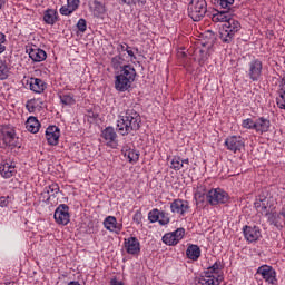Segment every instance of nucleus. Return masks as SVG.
<instances>
[{
    "instance_id": "nucleus-58",
    "label": "nucleus",
    "mask_w": 285,
    "mask_h": 285,
    "mask_svg": "<svg viewBox=\"0 0 285 285\" xmlns=\"http://www.w3.org/2000/svg\"><path fill=\"white\" fill-rule=\"evenodd\" d=\"M0 43H6V35L0 32Z\"/></svg>"
},
{
    "instance_id": "nucleus-20",
    "label": "nucleus",
    "mask_w": 285,
    "mask_h": 285,
    "mask_svg": "<svg viewBox=\"0 0 285 285\" xmlns=\"http://www.w3.org/2000/svg\"><path fill=\"white\" fill-rule=\"evenodd\" d=\"M118 75L129 79V81H135V79H137V70L132 65H124Z\"/></svg>"
},
{
    "instance_id": "nucleus-6",
    "label": "nucleus",
    "mask_w": 285,
    "mask_h": 285,
    "mask_svg": "<svg viewBox=\"0 0 285 285\" xmlns=\"http://www.w3.org/2000/svg\"><path fill=\"white\" fill-rule=\"evenodd\" d=\"M206 199L210 206H217V204H226L228 202V194L222 189H210L206 194Z\"/></svg>"
},
{
    "instance_id": "nucleus-21",
    "label": "nucleus",
    "mask_w": 285,
    "mask_h": 285,
    "mask_svg": "<svg viewBox=\"0 0 285 285\" xmlns=\"http://www.w3.org/2000/svg\"><path fill=\"white\" fill-rule=\"evenodd\" d=\"M104 226L107 230L111 233H120L121 232V224H117V218L115 216H108L104 220Z\"/></svg>"
},
{
    "instance_id": "nucleus-40",
    "label": "nucleus",
    "mask_w": 285,
    "mask_h": 285,
    "mask_svg": "<svg viewBox=\"0 0 285 285\" xmlns=\"http://www.w3.org/2000/svg\"><path fill=\"white\" fill-rule=\"evenodd\" d=\"M235 3V0H218L217 4L220 6L222 10H233L230 6Z\"/></svg>"
},
{
    "instance_id": "nucleus-42",
    "label": "nucleus",
    "mask_w": 285,
    "mask_h": 285,
    "mask_svg": "<svg viewBox=\"0 0 285 285\" xmlns=\"http://www.w3.org/2000/svg\"><path fill=\"white\" fill-rule=\"evenodd\" d=\"M52 195H50V189L46 188L43 189V191L40 194V199H42V202H45V204H50V199H52Z\"/></svg>"
},
{
    "instance_id": "nucleus-3",
    "label": "nucleus",
    "mask_w": 285,
    "mask_h": 285,
    "mask_svg": "<svg viewBox=\"0 0 285 285\" xmlns=\"http://www.w3.org/2000/svg\"><path fill=\"white\" fill-rule=\"evenodd\" d=\"M208 12L206 0H191L188 4V14L193 21H202Z\"/></svg>"
},
{
    "instance_id": "nucleus-56",
    "label": "nucleus",
    "mask_w": 285,
    "mask_h": 285,
    "mask_svg": "<svg viewBox=\"0 0 285 285\" xmlns=\"http://www.w3.org/2000/svg\"><path fill=\"white\" fill-rule=\"evenodd\" d=\"M110 285H124V283L117 281L116 278L111 279Z\"/></svg>"
},
{
    "instance_id": "nucleus-45",
    "label": "nucleus",
    "mask_w": 285,
    "mask_h": 285,
    "mask_svg": "<svg viewBox=\"0 0 285 285\" xmlns=\"http://www.w3.org/2000/svg\"><path fill=\"white\" fill-rule=\"evenodd\" d=\"M243 128H247V130H255V121L250 118L243 120Z\"/></svg>"
},
{
    "instance_id": "nucleus-57",
    "label": "nucleus",
    "mask_w": 285,
    "mask_h": 285,
    "mask_svg": "<svg viewBox=\"0 0 285 285\" xmlns=\"http://www.w3.org/2000/svg\"><path fill=\"white\" fill-rule=\"evenodd\" d=\"M134 0H121L125 6H132Z\"/></svg>"
},
{
    "instance_id": "nucleus-44",
    "label": "nucleus",
    "mask_w": 285,
    "mask_h": 285,
    "mask_svg": "<svg viewBox=\"0 0 285 285\" xmlns=\"http://www.w3.org/2000/svg\"><path fill=\"white\" fill-rule=\"evenodd\" d=\"M198 52H199L198 61L202 66L203 63H206V61H208V51H206L204 49H199Z\"/></svg>"
},
{
    "instance_id": "nucleus-16",
    "label": "nucleus",
    "mask_w": 285,
    "mask_h": 285,
    "mask_svg": "<svg viewBox=\"0 0 285 285\" xmlns=\"http://www.w3.org/2000/svg\"><path fill=\"white\" fill-rule=\"evenodd\" d=\"M134 80L126 78L124 76H116L115 88L118 92H126L129 88H132Z\"/></svg>"
},
{
    "instance_id": "nucleus-8",
    "label": "nucleus",
    "mask_w": 285,
    "mask_h": 285,
    "mask_svg": "<svg viewBox=\"0 0 285 285\" xmlns=\"http://www.w3.org/2000/svg\"><path fill=\"white\" fill-rule=\"evenodd\" d=\"M101 137L105 140L106 146L109 148H117L119 146V141L117 140V131H115L114 127H107L101 131Z\"/></svg>"
},
{
    "instance_id": "nucleus-31",
    "label": "nucleus",
    "mask_w": 285,
    "mask_h": 285,
    "mask_svg": "<svg viewBox=\"0 0 285 285\" xmlns=\"http://www.w3.org/2000/svg\"><path fill=\"white\" fill-rule=\"evenodd\" d=\"M267 217V222L271 224V226H279V222L277 218L279 217V214L277 212H268V215H265Z\"/></svg>"
},
{
    "instance_id": "nucleus-51",
    "label": "nucleus",
    "mask_w": 285,
    "mask_h": 285,
    "mask_svg": "<svg viewBox=\"0 0 285 285\" xmlns=\"http://www.w3.org/2000/svg\"><path fill=\"white\" fill-rule=\"evenodd\" d=\"M195 199L196 202H204V199H206V196L198 191L195 194Z\"/></svg>"
},
{
    "instance_id": "nucleus-30",
    "label": "nucleus",
    "mask_w": 285,
    "mask_h": 285,
    "mask_svg": "<svg viewBox=\"0 0 285 285\" xmlns=\"http://www.w3.org/2000/svg\"><path fill=\"white\" fill-rule=\"evenodd\" d=\"M94 12L96 17L106 14V4L99 0H94Z\"/></svg>"
},
{
    "instance_id": "nucleus-23",
    "label": "nucleus",
    "mask_w": 285,
    "mask_h": 285,
    "mask_svg": "<svg viewBox=\"0 0 285 285\" xmlns=\"http://www.w3.org/2000/svg\"><path fill=\"white\" fill-rule=\"evenodd\" d=\"M121 154L128 158L129 164H137L139 161V151L130 147H124Z\"/></svg>"
},
{
    "instance_id": "nucleus-18",
    "label": "nucleus",
    "mask_w": 285,
    "mask_h": 285,
    "mask_svg": "<svg viewBox=\"0 0 285 285\" xmlns=\"http://www.w3.org/2000/svg\"><path fill=\"white\" fill-rule=\"evenodd\" d=\"M255 132L258 135H264V132H268L271 130V120L268 118L259 117L255 120Z\"/></svg>"
},
{
    "instance_id": "nucleus-27",
    "label": "nucleus",
    "mask_w": 285,
    "mask_h": 285,
    "mask_svg": "<svg viewBox=\"0 0 285 285\" xmlns=\"http://www.w3.org/2000/svg\"><path fill=\"white\" fill-rule=\"evenodd\" d=\"M222 278L219 276L216 278L214 275L205 274V277L199 278L198 284L202 285H219Z\"/></svg>"
},
{
    "instance_id": "nucleus-35",
    "label": "nucleus",
    "mask_w": 285,
    "mask_h": 285,
    "mask_svg": "<svg viewBox=\"0 0 285 285\" xmlns=\"http://www.w3.org/2000/svg\"><path fill=\"white\" fill-rule=\"evenodd\" d=\"M171 166L170 168H173V170H181L184 168V163H181V157L179 156H175L171 159Z\"/></svg>"
},
{
    "instance_id": "nucleus-11",
    "label": "nucleus",
    "mask_w": 285,
    "mask_h": 285,
    "mask_svg": "<svg viewBox=\"0 0 285 285\" xmlns=\"http://www.w3.org/2000/svg\"><path fill=\"white\" fill-rule=\"evenodd\" d=\"M244 237L247 242L253 244V242H259L262 237V230L257 226H244L243 227Z\"/></svg>"
},
{
    "instance_id": "nucleus-41",
    "label": "nucleus",
    "mask_w": 285,
    "mask_h": 285,
    "mask_svg": "<svg viewBox=\"0 0 285 285\" xmlns=\"http://www.w3.org/2000/svg\"><path fill=\"white\" fill-rule=\"evenodd\" d=\"M46 188L49 190V195L51 193V197H57V195H59L61 193V190L59 189V185L56 183L49 185Z\"/></svg>"
},
{
    "instance_id": "nucleus-12",
    "label": "nucleus",
    "mask_w": 285,
    "mask_h": 285,
    "mask_svg": "<svg viewBox=\"0 0 285 285\" xmlns=\"http://www.w3.org/2000/svg\"><path fill=\"white\" fill-rule=\"evenodd\" d=\"M170 210L171 213H177V215H181V217H184V215L190 210V204L188 200L175 199L170 203Z\"/></svg>"
},
{
    "instance_id": "nucleus-61",
    "label": "nucleus",
    "mask_w": 285,
    "mask_h": 285,
    "mask_svg": "<svg viewBox=\"0 0 285 285\" xmlns=\"http://www.w3.org/2000/svg\"><path fill=\"white\" fill-rule=\"evenodd\" d=\"M68 285H81L78 281H71L68 283Z\"/></svg>"
},
{
    "instance_id": "nucleus-24",
    "label": "nucleus",
    "mask_w": 285,
    "mask_h": 285,
    "mask_svg": "<svg viewBox=\"0 0 285 285\" xmlns=\"http://www.w3.org/2000/svg\"><path fill=\"white\" fill-rule=\"evenodd\" d=\"M26 128L28 132H32V135H37L39 132V128H41V122L37 120L35 117H29L26 121Z\"/></svg>"
},
{
    "instance_id": "nucleus-28",
    "label": "nucleus",
    "mask_w": 285,
    "mask_h": 285,
    "mask_svg": "<svg viewBox=\"0 0 285 285\" xmlns=\"http://www.w3.org/2000/svg\"><path fill=\"white\" fill-rule=\"evenodd\" d=\"M254 206L258 213H261L265 216L268 215V213L271 212V210H268V200H266V198H264L259 202H256L254 204Z\"/></svg>"
},
{
    "instance_id": "nucleus-50",
    "label": "nucleus",
    "mask_w": 285,
    "mask_h": 285,
    "mask_svg": "<svg viewBox=\"0 0 285 285\" xmlns=\"http://www.w3.org/2000/svg\"><path fill=\"white\" fill-rule=\"evenodd\" d=\"M8 199H9V197H6V196L0 197V207L1 208H6L8 206V204H10V202Z\"/></svg>"
},
{
    "instance_id": "nucleus-47",
    "label": "nucleus",
    "mask_w": 285,
    "mask_h": 285,
    "mask_svg": "<svg viewBox=\"0 0 285 285\" xmlns=\"http://www.w3.org/2000/svg\"><path fill=\"white\" fill-rule=\"evenodd\" d=\"M75 12L68 4L60 8V14L63 17H70Z\"/></svg>"
},
{
    "instance_id": "nucleus-9",
    "label": "nucleus",
    "mask_w": 285,
    "mask_h": 285,
    "mask_svg": "<svg viewBox=\"0 0 285 285\" xmlns=\"http://www.w3.org/2000/svg\"><path fill=\"white\" fill-rule=\"evenodd\" d=\"M225 146L227 150H230L232 153H240L244 148V138L242 136H229L225 140Z\"/></svg>"
},
{
    "instance_id": "nucleus-26",
    "label": "nucleus",
    "mask_w": 285,
    "mask_h": 285,
    "mask_svg": "<svg viewBox=\"0 0 285 285\" xmlns=\"http://www.w3.org/2000/svg\"><path fill=\"white\" fill-rule=\"evenodd\" d=\"M57 11L53 9H47L43 13V21L48 26H55L58 21Z\"/></svg>"
},
{
    "instance_id": "nucleus-14",
    "label": "nucleus",
    "mask_w": 285,
    "mask_h": 285,
    "mask_svg": "<svg viewBox=\"0 0 285 285\" xmlns=\"http://www.w3.org/2000/svg\"><path fill=\"white\" fill-rule=\"evenodd\" d=\"M59 137H61L59 127L52 125L46 129V139L49 146H57V144H59Z\"/></svg>"
},
{
    "instance_id": "nucleus-63",
    "label": "nucleus",
    "mask_w": 285,
    "mask_h": 285,
    "mask_svg": "<svg viewBox=\"0 0 285 285\" xmlns=\"http://www.w3.org/2000/svg\"><path fill=\"white\" fill-rule=\"evenodd\" d=\"M6 6V0H0V8H3Z\"/></svg>"
},
{
    "instance_id": "nucleus-62",
    "label": "nucleus",
    "mask_w": 285,
    "mask_h": 285,
    "mask_svg": "<svg viewBox=\"0 0 285 285\" xmlns=\"http://www.w3.org/2000/svg\"><path fill=\"white\" fill-rule=\"evenodd\" d=\"M27 108H28L29 112H32L35 110V106H31V110H30V105H27Z\"/></svg>"
},
{
    "instance_id": "nucleus-49",
    "label": "nucleus",
    "mask_w": 285,
    "mask_h": 285,
    "mask_svg": "<svg viewBox=\"0 0 285 285\" xmlns=\"http://www.w3.org/2000/svg\"><path fill=\"white\" fill-rule=\"evenodd\" d=\"M142 217L144 215L141 214V212L137 210L134 215V222L137 224H141Z\"/></svg>"
},
{
    "instance_id": "nucleus-4",
    "label": "nucleus",
    "mask_w": 285,
    "mask_h": 285,
    "mask_svg": "<svg viewBox=\"0 0 285 285\" xmlns=\"http://www.w3.org/2000/svg\"><path fill=\"white\" fill-rule=\"evenodd\" d=\"M264 70V63L259 59H253L248 63L247 76L250 81H259L262 79V71Z\"/></svg>"
},
{
    "instance_id": "nucleus-2",
    "label": "nucleus",
    "mask_w": 285,
    "mask_h": 285,
    "mask_svg": "<svg viewBox=\"0 0 285 285\" xmlns=\"http://www.w3.org/2000/svg\"><path fill=\"white\" fill-rule=\"evenodd\" d=\"M242 30V23L232 18L227 23L223 26L220 31V40L223 43H233L235 41V35Z\"/></svg>"
},
{
    "instance_id": "nucleus-53",
    "label": "nucleus",
    "mask_w": 285,
    "mask_h": 285,
    "mask_svg": "<svg viewBox=\"0 0 285 285\" xmlns=\"http://www.w3.org/2000/svg\"><path fill=\"white\" fill-rule=\"evenodd\" d=\"M148 0H134L132 6H146Z\"/></svg>"
},
{
    "instance_id": "nucleus-38",
    "label": "nucleus",
    "mask_w": 285,
    "mask_h": 285,
    "mask_svg": "<svg viewBox=\"0 0 285 285\" xmlns=\"http://www.w3.org/2000/svg\"><path fill=\"white\" fill-rule=\"evenodd\" d=\"M171 235L174 236V239H176V243L179 244L181 239H184V235H186V229L183 227L176 229L175 232H171Z\"/></svg>"
},
{
    "instance_id": "nucleus-43",
    "label": "nucleus",
    "mask_w": 285,
    "mask_h": 285,
    "mask_svg": "<svg viewBox=\"0 0 285 285\" xmlns=\"http://www.w3.org/2000/svg\"><path fill=\"white\" fill-rule=\"evenodd\" d=\"M148 219L150 224H155V222H159V209H153L148 214Z\"/></svg>"
},
{
    "instance_id": "nucleus-22",
    "label": "nucleus",
    "mask_w": 285,
    "mask_h": 285,
    "mask_svg": "<svg viewBox=\"0 0 285 285\" xmlns=\"http://www.w3.org/2000/svg\"><path fill=\"white\" fill-rule=\"evenodd\" d=\"M29 88L30 90H32V92L41 95V92L46 90V82H43V80H41L40 78H31L29 82Z\"/></svg>"
},
{
    "instance_id": "nucleus-29",
    "label": "nucleus",
    "mask_w": 285,
    "mask_h": 285,
    "mask_svg": "<svg viewBox=\"0 0 285 285\" xmlns=\"http://www.w3.org/2000/svg\"><path fill=\"white\" fill-rule=\"evenodd\" d=\"M59 99L63 106H75V104L77 102L75 100V95L70 92L60 95Z\"/></svg>"
},
{
    "instance_id": "nucleus-54",
    "label": "nucleus",
    "mask_w": 285,
    "mask_h": 285,
    "mask_svg": "<svg viewBox=\"0 0 285 285\" xmlns=\"http://www.w3.org/2000/svg\"><path fill=\"white\" fill-rule=\"evenodd\" d=\"M207 35H209L210 45L213 46L215 43V33L213 31H208Z\"/></svg>"
},
{
    "instance_id": "nucleus-1",
    "label": "nucleus",
    "mask_w": 285,
    "mask_h": 285,
    "mask_svg": "<svg viewBox=\"0 0 285 285\" xmlns=\"http://www.w3.org/2000/svg\"><path fill=\"white\" fill-rule=\"evenodd\" d=\"M141 128V116L134 108L126 110L125 116H122L117 121V132L122 137L130 135V132H137Z\"/></svg>"
},
{
    "instance_id": "nucleus-7",
    "label": "nucleus",
    "mask_w": 285,
    "mask_h": 285,
    "mask_svg": "<svg viewBox=\"0 0 285 285\" xmlns=\"http://www.w3.org/2000/svg\"><path fill=\"white\" fill-rule=\"evenodd\" d=\"M257 274L262 275L263 279H265L267 284H272V285L277 284V273L272 266L263 265L258 267Z\"/></svg>"
},
{
    "instance_id": "nucleus-46",
    "label": "nucleus",
    "mask_w": 285,
    "mask_h": 285,
    "mask_svg": "<svg viewBox=\"0 0 285 285\" xmlns=\"http://www.w3.org/2000/svg\"><path fill=\"white\" fill-rule=\"evenodd\" d=\"M77 28L80 32H86V30L88 29V24L86 22V19H83V18L79 19V21L77 23Z\"/></svg>"
},
{
    "instance_id": "nucleus-60",
    "label": "nucleus",
    "mask_w": 285,
    "mask_h": 285,
    "mask_svg": "<svg viewBox=\"0 0 285 285\" xmlns=\"http://www.w3.org/2000/svg\"><path fill=\"white\" fill-rule=\"evenodd\" d=\"M181 164H183V167H184V164H186L188 166V164H190V160L187 158V159H180Z\"/></svg>"
},
{
    "instance_id": "nucleus-10",
    "label": "nucleus",
    "mask_w": 285,
    "mask_h": 285,
    "mask_svg": "<svg viewBox=\"0 0 285 285\" xmlns=\"http://www.w3.org/2000/svg\"><path fill=\"white\" fill-rule=\"evenodd\" d=\"M1 134L3 137V142L6 144V146H10L11 148H17V141H14V139H17V134L14 132V128L6 125L2 126L1 128Z\"/></svg>"
},
{
    "instance_id": "nucleus-19",
    "label": "nucleus",
    "mask_w": 285,
    "mask_h": 285,
    "mask_svg": "<svg viewBox=\"0 0 285 285\" xmlns=\"http://www.w3.org/2000/svg\"><path fill=\"white\" fill-rule=\"evenodd\" d=\"M29 57L36 63H41V61H46L48 55L43 49H39L35 47V48H29Z\"/></svg>"
},
{
    "instance_id": "nucleus-37",
    "label": "nucleus",
    "mask_w": 285,
    "mask_h": 285,
    "mask_svg": "<svg viewBox=\"0 0 285 285\" xmlns=\"http://www.w3.org/2000/svg\"><path fill=\"white\" fill-rule=\"evenodd\" d=\"M219 266H222V263L219 261H216L215 264L207 268L205 275H217V273H219Z\"/></svg>"
},
{
    "instance_id": "nucleus-17",
    "label": "nucleus",
    "mask_w": 285,
    "mask_h": 285,
    "mask_svg": "<svg viewBox=\"0 0 285 285\" xmlns=\"http://www.w3.org/2000/svg\"><path fill=\"white\" fill-rule=\"evenodd\" d=\"M17 167L6 160L0 164V175L3 179H10L17 175Z\"/></svg>"
},
{
    "instance_id": "nucleus-48",
    "label": "nucleus",
    "mask_w": 285,
    "mask_h": 285,
    "mask_svg": "<svg viewBox=\"0 0 285 285\" xmlns=\"http://www.w3.org/2000/svg\"><path fill=\"white\" fill-rule=\"evenodd\" d=\"M67 6L75 12L79 8V0H68Z\"/></svg>"
},
{
    "instance_id": "nucleus-32",
    "label": "nucleus",
    "mask_w": 285,
    "mask_h": 285,
    "mask_svg": "<svg viewBox=\"0 0 285 285\" xmlns=\"http://www.w3.org/2000/svg\"><path fill=\"white\" fill-rule=\"evenodd\" d=\"M111 67L114 68V70H121V68H124V58L121 57V55H118L114 58H111Z\"/></svg>"
},
{
    "instance_id": "nucleus-25",
    "label": "nucleus",
    "mask_w": 285,
    "mask_h": 285,
    "mask_svg": "<svg viewBox=\"0 0 285 285\" xmlns=\"http://www.w3.org/2000/svg\"><path fill=\"white\" fill-rule=\"evenodd\" d=\"M186 255L188 259H191L193 262H197L199 257H202V249L197 245H189Z\"/></svg>"
},
{
    "instance_id": "nucleus-59",
    "label": "nucleus",
    "mask_w": 285,
    "mask_h": 285,
    "mask_svg": "<svg viewBox=\"0 0 285 285\" xmlns=\"http://www.w3.org/2000/svg\"><path fill=\"white\" fill-rule=\"evenodd\" d=\"M2 52H6V46H3V43H0V55H2Z\"/></svg>"
},
{
    "instance_id": "nucleus-64",
    "label": "nucleus",
    "mask_w": 285,
    "mask_h": 285,
    "mask_svg": "<svg viewBox=\"0 0 285 285\" xmlns=\"http://www.w3.org/2000/svg\"><path fill=\"white\" fill-rule=\"evenodd\" d=\"M14 282H7L6 285H14Z\"/></svg>"
},
{
    "instance_id": "nucleus-55",
    "label": "nucleus",
    "mask_w": 285,
    "mask_h": 285,
    "mask_svg": "<svg viewBox=\"0 0 285 285\" xmlns=\"http://www.w3.org/2000/svg\"><path fill=\"white\" fill-rule=\"evenodd\" d=\"M125 52H127L129 57H134V59H137V57H135V52L130 50V47H127V50Z\"/></svg>"
},
{
    "instance_id": "nucleus-36",
    "label": "nucleus",
    "mask_w": 285,
    "mask_h": 285,
    "mask_svg": "<svg viewBox=\"0 0 285 285\" xmlns=\"http://www.w3.org/2000/svg\"><path fill=\"white\" fill-rule=\"evenodd\" d=\"M276 104L281 110H285V90L281 89L278 91V97L276 98Z\"/></svg>"
},
{
    "instance_id": "nucleus-5",
    "label": "nucleus",
    "mask_w": 285,
    "mask_h": 285,
    "mask_svg": "<svg viewBox=\"0 0 285 285\" xmlns=\"http://www.w3.org/2000/svg\"><path fill=\"white\" fill-rule=\"evenodd\" d=\"M56 224H60L61 226H68L70 224V207L66 204H60L53 214Z\"/></svg>"
},
{
    "instance_id": "nucleus-13",
    "label": "nucleus",
    "mask_w": 285,
    "mask_h": 285,
    "mask_svg": "<svg viewBox=\"0 0 285 285\" xmlns=\"http://www.w3.org/2000/svg\"><path fill=\"white\" fill-rule=\"evenodd\" d=\"M125 249L128 255H139L141 253V244L137 237L125 238Z\"/></svg>"
},
{
    "instance_id": "nucleus-33",
    "label": "nucleus",
    "mask_w": 285,
    "mask_h": 285,
    "mask_svg": "<svg viewBox=\"0 0 285 285\" xmlns=\"http://www.w3.org/2000/svg\"><path fill=\"white\" fill-rule=\"evenodd\" d=\"M163 242L164 244H166L167 246H177V239L175 238V236L171 233H167L163 236Z\"/></svg>"
},
{
    "instance_id": "nucleus-34",
    "label": "nucleus",
    "mask_w": 285,
    "mask_h": 285,
    "mask_svg": "<svg viewBox=\"0 0 285 285\" xmlns=\"http://www.w3.org/2000/svg\"><path fill=\"white\" fill-rule=\"evenodd\" d=\"M8 72H10L8 63L6 60H0V80L8 79Z\"/></svg>"
},
{
    "instance_id": "nucleus-52",
    "label": "nucleus",
    "mask_w": 285,
    "mask_h": 285,
    "mask_svg": "<svg viewBox=\"0 0 285 285\" xmlns=\"http://www.w3.org/2000/svg\"><path fill=\"white\" fill-rule=\"evenodd\" d=\"M118 52H126V50H128V45L124 43V45H118L117 47Z\"/></svg>"
},
{
    "instance_id": "nucleus-39",
    "label": "nucleus",
    "mask_w": 285,
    "mask_h": 285,
    "mask_svg": "<svg viewBox=\"0 0 285 285\" xmlns=\"http://www.w3.org/2000/svg\"><path fill=\"white\" fill-rule=\"evenodd\" d=\"M159 217L160 219H158V224H160V226H166L167 224H170V217L168 216V213L159 212Z\"/></svg>"
},
{
    "instance_id": "nucleus-15",
    "label": "nucleus",
    "mask_w": 285,
    "mask_h": 285,
    "mask_svg": "<svg viewBox=\"0 0 285 285\" xmlns=\"http://www.w3.org/2000/svg\"><path fill=\"white\" fill-rule=\"evenodd\" d=\"M233 10H215L212 14V21L214 23H227L234 16Z\"/></svg>"
}]
</instances>
